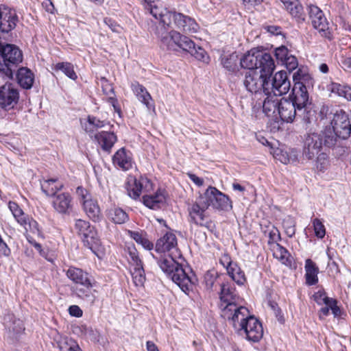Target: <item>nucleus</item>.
Segmentation results:
<instances>
[{
	"label": "nucleus",
	"mask_w": 351,
	"mask_h": 351,
	"mask_svg": "<svg viewBox=\"0 0 351 351\" xmlns=\"http://www.w3.org/2000/svg\"><path fill=\"white\" fill-rule=\"evenodd\" d=\"M221 317L249 341L258 342L263 336L262 324L247 308L236 303L234 289L226 285H221Z\"/></svg>",
	"instance_id": "obj_1"
},
{
	"label": "nucleus",
	"mask_w": 351,
	"mask_h": 351,
	"mask_svg": "<svg viewBox=\"0 0 351 351\" xmlns=\"http://www.w3.org/2000/svg\"><path fill=\"white\" fill-rule=\"evenodd\" d=\"M177 244V239L173 233L165 234L157 241L155 247L156 252L162 253L163 255L160 257L154 256V258L157 260L158 265L167 276L183 292L188 293L193 289L197 280L195 276H189L182 265L173 257L174 251L178 252Z\"/></svg>",
	"instance_id": "obj_2"
},
{
	"label": "nucleus",
	"mask_w": 351,
	"mask_h": 351,
	"mask_svg": "<svg viewBox=\"0 0 351 351\" xmlns=\"http://www.w3.org/2000/svg\"><path fill=\"white\" fill-rule=\"evenodd\" d=\"M155 34L160 38L161 47L168 51L187 52L194 46L190 38L175 30L167 32V29L156 27Z\"/></svg>",
	"instance_id": "obj_3"
},
{
	"label": "nucleus",
	"mask_w": 351,
	"mask_h": 351,
	"mask_svg": "<svg viewBox=\"0 0 351 351\" xmlns=\"http://www.w3.org/2000/svg\"><path fill=\"white\" fill-rule=\"evenodd\" d=\"M23 61L21 49L12 44L0 45V73L8 79H13L14 73Z\"/></svg>",
	"instance_id": "obj_4"
},
{
	"label": "nucleus",
	"mask_w": 351,
	"mask_h": 351,
	"mask_svg": "<svg viewBox=\"0 0 351 351\" xmlns=\"http://www.w3.org/2000/svg\"><path fill=\"white\" fill-rule=\"evenodd\" d=\"M337 134L306 133L304 136L303 156L308 160H311L319 153L323 145L327 147L334 146L338 138Z\"/></svg>",
	"instance_id": "obj_5"
},
{
	"label": "nucleus",
	"mask_w": 351,
	"mask_h": 351,
	"mask_svg": "<svg viewBox=\"0 0 351 351\" xmlns=\"http://www.w3.org/2000/svg\"><path fill=\"white\" fill-rule=\"evenodd\" d=\"M241 66L248 71L260 69L267 74H272L275 69L273 58L269 53L252 49L240 60Z\"/></svg>",
	"instance_id": "obj_6"
},
{
	"label": "nucleus",
	"mask_w": 351,
	"mask_h": 351,
	"mask_svg": "<svg viewBox=\"0 0 351 351\" xmlns=\"http://www.w3.org/2000/svg\"><path fill=\"white\" fill-rule=\"evenodd\" d=\"M75 229L82 236L85 246L88 247L98 258H101L105 249L101 245L97 232L94 226L86 220L78 219L75 221Z\"/></svg>",
	"instance_id": "obj_7"
},
{
	"label": "nucleus",
	"mask_w": 351,
	"mask_h": 351,
	"mask_svg": "<svg viewBox=\"0 0 351 351\" xmlns=\"http://www.w3.org/2000/svg\"><path fill=\"white\" fill-rule=\"evenodd\" d=\"M258 73L256 70L246 71L243 84L246 89L254 94H268L269 77L272 74L260 71Z\"/></svg>",
	"instance_id": "obj_8"
},
{
	"label": "nucleus",
	"mask_w": 351,
	"mask_h": 351,
	"mask_svg": "<svg viewBox=\"0 0 351 351\" xmlns=\"http://www.w3.org/2000/svg\"><path fill=\"white\" fill-rule=\"evenodd\" d=\"M307 10L313 28L318 32L320 36L332 40V32L323 11L317 5L311 3L307 5Z\"/></svg>",
	"instance_id": "obj_9"
},
{
	"label": "nucleus",
	"mask_w": 351,
	"mask_h": 351,
	"mask_svg": "<svg viewBox=\"0 0 351 351\" xmlns=\"http://www.w3.org/2000/svg\"><path fill=\"white\" fill-rule=\"evenodd\" d=\"M307 76L300 74V70L294 73L293 78L294 85L292 88L291 94L289 95V99L292 101L297 106L298 110H302L304 108L308 101V93L306 86L302 80H305Z\"/></svg>",
	"instance_id": "obj_10"
},
{
	"label": "nucleus",
	"mask_w": 351,
	"mask_h": 351,
	"mask_svg": "<svg viewBox=\"0 0 351 351\" xmlns=\"http://www.w3.org/2000/svg\"><path fill=\"white\" fill-rule=\"evenodd\" d=\"M128 262L130 265V273L133 282L136 287H142L145 281V274L143 262L139 258L138 253L134 246L127 247Z\"/></svg>",
	"instance_id": "obj_11"
},
{
	"label": "nucleus",
	"mask_w": 351,
	"mask_h": 351,
	"mask_svg": "<svg viewBox=\"0 0 351 351\" xmlns=\"http://www.w3.org/2000/svg\"><path fill=\"white\" fill-rule=\"evenodd\" d=\"M152 15L159 21L157 27L167 29L172 22L174 21L178 28L182 29L186 21L188 16L181 13L167 10V9L160 10V8L152 9Z\"/></svg>",
	"instance_id": "obj_12"
},
{
	"label": "nucleus",
	"mask_w": 351,
	"mask_h": 351,
	"mask_svg": "<svg viewBox=\"0 0 351 351\" xmlns=\"http://www.w3.org/2000/svg\"><path fill=\"white\" fill-rule=\"evenodd\" d=\"M76 193L87 216L93 221L99 220L101 210L97 200L93 199L91 194L82 186L77 188Z\"/></svg>",
	"instance_id": "obj_13"
},
{
	"label": "nucleus",
	"mask_w": 351,
	"mask_h": 351,
	"mask_svg": "<svg viewBox=\"0 0 351 351\" xmlns=\"http://www.w3.org/2000/svg\"><path fill=\"white\" fill-rule=\"evenodd\" d=\"M268 94L281 96L289 92L291 82L286 71H280L275 73L272 80L269 78Z\"/></svg>",
	"instance_id": "obj_14"
},
{
	"label": "nucleus",
	"mask_w": 351,
	"mask_h": 351,
	"mask_svg": "<svg viewBox=\"0 0 351 351\" xmlns=\"http://www.w3.org/2000/svg\"><path fill=\"white\" fill-rule=\"evenodd\" d=\"M282 8L298 25H302L306 21L304 7L300 0H280Z\"/></svg>",
	"instance_id": "obj_15"
},
{
	"label": "nucleus",
	"mask_w": 351,
	"mask_h": 351,
	"mask_svg": "<svg viewBox=\"0 0 351 351\" xmlns=\"http://www.w3.org/2000/svg\"><path fill=\"white\" fill-rule=\"evenodd\" d=\"M208 209L207 204L202 199H197L195 202L188 208L190 221L197 226H206L209 221V217L207 213Z\"/></svg>",
	"instance_id": "obj_16"
},
{
	"label": "nucleus",
	"mask_w": 351,
	"mask_h": 351,
	"mask_svg": "<svg viewBox=\"0 0 351 351\" xmlns=\"http://www.w3.org/2000/svg\"><path fill=\"white\" fill-rule=\"evenodd\" d=\"M51 205L58 213L69 215L73 207L72 196L68 192L57 193L52 197Z\"/></svg>",
	"instance_id": "obj_17"
},
{
	"label": "nucleus",
	"mask_w": 351,
	"mask_h": 351,
	"mask_svg": "<svg viewBox=\"0 0 351 351\" xmlns=\"http://www.w3.org/2000/svg\"><path fill=\"white\" fill-rule=\"evenodd\" d=\"M221 264L226 268L228 275L238 285H243L245 282L244 272L237 262L232 261L230 256L224 254L221 258Z\"/></svg>",
	"instance_id": "obj_18"
},
{
	"label": "nucleus",
	"mask_w": 351,
	"mask_h": 351,
	"mask_svg": "<svg viewBox=\"0 0 351 351\" xmlns=\"http://www.w3.org/2000/svg\"><path fill=\"white\" fill-rule=\"evenodd\" d=\"M19 94L12 84H5L0 88V108L10 110L17 104Z\"/></svg>",
	"instance_id": "obj_19"
},
{
	"label": "nucleus",
	"mask_w": 351,
	"mask_h": 351,
	"mask_svg": "<svg viewBox=\"0 0 351 351\" xmlns=\"http://www.w3.org/2000/svg\"><path fill=\"white\" fill-rule=\"evenodd\" d=\"M330 125L332 132H351V119L343 110H337L331 120Z\"/></svg>",
	"instance_id": "obj_20"
},
{
	"label": "nucleus",
	"mask_w": 351,
	"mask_h": 351,
	"mask_svg": "<svg viewBox=\"0 0 351 351\" xmlns=\"http://www.w3.org/2000/svg\"><path fill=\"white\" fill-rule=\"evenodd\" d=\"M296 105L290 99L282 98L280 99L278 114L282 121L291 122L296 115Z\"/></svg>",
	"instance_id": "obj_21"
},
{
	"label": "nucleus",
	"mask_w": 351,
	"mask_h": 351,
	"mask_svg": "<svg viewBox=\"0 0 351 351\" xmlns=\"http://www.w3.org/2000/svg\"><path fill=\"white\" fill-rule=\"evenodd\" d=\"M143 204L152 209H158L165 204L166 193L165 190L158 189L154 193L152 192L143 196Z\"/></svg>",
	"instance_id": "obj_22"
},
{
	"label": "nucleus",
	"mask_w": 351,
	"mask_h": 351,
	"mask_svg": "<svg viewBox=\"0 0 351 351\" xmlns=\"http://www.w3.org/2000/svg\"><path fill=\"white\" fill-rule=\"evenodd\" d=\"M274 158L282 164L295 162L298 161L299 151L295 148L283 149L282 148L272 149Z\"/></svg>",
	"instance_id": "obj_23"
},
{
	"label": "nucleus",
	"mask_w": 351,
	"mask_h": 351,
	"mask_svg": "<svg viewBox=\"0 0 351 351\" xmlns=\"http://www.w3.org/2000/svg\"><path fill=\"white\" fill-rule=\"evenodd\" d=\"M113 165L123 171H128L132 167V159L125 148H121L116 152L112 157Z\"/></svg>",
	"instance_id": "obj_24"
},
{
	"label": "nucleus",
	"mask_w": 351,
	"mask_h": 351,
	"mask_svg": "<svg viewBox=\"0 0 351 351\" xmlns=\"http://www.w3.org/2000/svg\"><path fill=\"white\" fill-rule=\"evenodd\" d=\"M266 97L263 104V111L268 117H276L278 112L280 100L279 96H275L273 94L265 95Z\"/></svg>",
	"instance_id": "obj_25"
},
{
	"label": "nucleus",
	"mask_w": 351,
	"mask_h": 351,
	"mask_svg": "<svg viewBox=\"0 0 351 351\" xmlns=\"http://www.w3.org/2000/svg\"><path fill=\"white\" fill-rule=\"evenodd\" d=\"M94 138L101 148L108 152H110L112 147L117 141L114 133H95Z\"/></svg>",
	"instance_id": "obj_26"
},
{
	"label": "nucleus",
	"mask_w": 351,
	"mask_h": 351,
	"mask_svg": "<svg viewBox=\"0 0 351 351\" xmlns=\"http://www.w3.org/2000/svg\"><path fill=\"white\" fill-rule=\"evenodd\" d=\"M16 80L19 84L25 89H29L33 85L34 76L30 69L21 67L16 70Z\"/></svg>",
	"instance_id": "obj_27"
},
{
	"label": "nucleus",
	"mask_w": 351,
	"mask_h": 351,
	"mask_svg": "<svg viewBox=\"0 0 351 351\" xmlns=\"http://www.w3.org/2000/svg\"><path fill=\"white\" fill-rule=\"evenodd\" d=\"M67 277L74 283L81 285L83 284H88V282L92 280L89 274L84 271L82 269L74 267H71L66 271Z\"/></svg>",
	"instance_id": "obj_28"
},
{
	"label": "nucleus",
	"mask_w": 351,
	"mask_h": 351,
	"mask_svg": "<svg viewBox=\"0 0 351 351\" xmlns=\"http://www.w3.org/2000/svg\"><path fill=\"white\" fill-rule=\"evenodd\" d=\"M305 279L306 284L308 286L315 285L318 282L319 268L310 258L305 261Z\"/></svg>",
	"instance_id": "obj_29"
},
{
	"label": "nucleus",
	"mask_w": 351,
	"mask_h": 351,
	"mask_svg": "<svg viewBox=\"0 0 351 351\" xmlns=\"http://www.w3.org/2000/svg\"><path fill=\"white\" fill-rule=\"evenodd\" d=\"M131 88L138 99L145 104L148 108H150L152 106L150 104L152 97L147 89L138 82H132L131 84Z\"/></svg>",
	"instance_id": "obj_30"
},
{
	"label": "nucleus",
	"mask_w": 351,
	"mask_h": 351,
	"mask_svg": "<svg viewBox=\"0 0 351 351\" xmlns=\"http://www.w3.org/2000/svg\"><path fill=\"white\" fill-rule=\"evenodd\" d=\"M88 284H83L75 288L76 295L81 299L89 303H93L95 300V295L93 293V280L88 282Z\"/></svg>",
	"instance_id": "obj_31"
},
{
	"label": "nucleus",
	"mask_w": 351,
	"mask_h": 351,
	"mask_svg": "<svg viewBox=\"0 0 351 351\" xmlns=\"http://www.w3.org/2000/svg\"><path fill=\"white\" fill-rule=\"evenodd\" d=\"M43 192L47 196H54L60 191L63 184L58 182L57 179L45 180L40 183Z\"/></svg>",
	"instance_id": "obj_32"
},
{
	"label": "nucleus",
	"mask_w": 351,
	"mask_h": 351,
	"mask_svg": "<svg viewBox=\"0 0 351 351\" xmlns=\"http://www.w3.org/2000/svg\"><path fill=\"white\" fill-rule=\"evenodd\" d=\"M219 196V191L215 187H209L204 195H201L197 199L202 200L207 204L208 208L210 206L218 208V199Z\"/></svg>",
	"instance_id": "obj_33"
},
{
	"label": "nucleus",
	"mask_w": 351,
	"mask_h": 351,
	"mask_svg": "<svg viewBox=\"0 0 351 351\" xmlns=\"http://www.w3.org/2000/svg\"><path fill=\"white\" fill-rule=\"evenodd\" d=\"M107 215L110 221L117 224H123L129 219L128 214L120 208L114 207L109 209Z\"/></svg>",
	"instance_id": "obj_34"
},
{
	"label": "nucleus",
	"mask_w": 351,
	"mask_h": 351,
	"mask_svg": "<svg viewBox=\"0 0 351 351\" xmlns=\"http://www.w3.org/2000/svg\"><path fill=\"white\" fill-rule=\"evenodd\" d=\"M138 184V177L130 176L127 178L125 189L129 197L133 199H137L140 197Z\"/></svg>",
	"instance_id": "obj_35"
},
{
	"label": "nucleus",
	"mask_w": 351,
	"mask_h": 351,
	"mask_svg": "<svg viewBox=\"0 0 351 351\" xmlns=\"http://www.w3.org/2000/svg\"><path fill=\"white\" fill-rule=\"evenodd\" d=\"M128 234L145 249L150 250L153 248V243L146 237L145 234L142 232L128 230Z\"/></svg>",
	"instance_id": "obj_36"
},
{
	"label": "nucleus",
	"mask_w": 351,
	"mask_h": 351,
	"mask_svg": "<svg viewBox=\"0 0 351 351\" xmlns=\"http://www.w3.org/2000/svg\"><path fill=\"white\" fill-rule=\"evenodd\" d=\"M8 206L17 223L19 225L25 224V219L28 215L23 212L21 207L16 202L12 201L8 202Z\"/></svg>",
	"instance_id": "obj_37"
},
{
	"label": "nucleus",
	"mask_w": 351,
	"mask_h": 351,
	"mask_svg": "<svg viewBox=\"0 0 351 351\" xmlns=\"http://www.w3.org/2000/svg\"><path fill=\"white\" fill-rule=\"evenodd\" d=\"M274 256L276 258L280 260L283 264L287 266L291 265L292 258L291 257L289 252L285 247H282L280 244H276Z\"/></svg>",
	"instance_id": "obj_38"
},
{
	"label": "nucleus",
	"mask_w": 351,
	"mask_h": 351,
	"mask_svg": "<svg viewBox=\"0 0 351 351\" xmlns=\"http://www.w3.org/2000/svg\"><path fill=\"white\" fill-rule=\"evenodd\" d=\"M60 351H82L77 343L73 339L64 337L58 342Z\"/></svg>",
	"instance_id": "obj_39"
},
{
	"label": "nucleus",
	"mask_w": 351,
	"mask_h": 351,
	"mask_svg": "<svg viewBox=\"0 0 351 351\" xmlns=\"http://www.w3.org/2000/svg\"><path fill=\"white\" fill-rule=\"evenodd\" d=\"M138 186L140 191V196L149 193L153 191V183L145 176H139L138 177Z\"/></svg>",
	"instance_id": "obj_40"
},
{
	"label": "nucleus",
	"mask_w": 351,
	"mask_h": 351,
	"mask_svg": "<svg viewBox=\"0 0 351 351\" xmlns=\"http://www.w3.org/2000/svg\"><path fill=\"white\" fill-rule=\"evenodd\" d=\"M56 71H61L70 79L75 80L77 75L73 69V66L69 62H59L55 65Z\"/></svg>",
	"instance_id": "obj_41"
},
{
	"label": "nucleus",
	"mask_w": 351,
	"mask_h": 351,
	"mask_svg": "<svg viewBox=\"0 0 351 351\" xmlns=\"http://www.w3.org/2000/svg\"><path fill=\"white\" fill-rule=\"evenodd\" d=\"M221 62L225 69L234 72L237 69L238 56L235 53H232L227 58H223Z\"/></svg>",
	"instance_id": "obj_42"
},
{
	"label": "nucleus",
	"mask_w": 351,
	"mask_h": 351,
	"mask_svg": "<svg viewBox=\"0 0 351 351\" xmlns=\"http://www.w3.org/2000/svg\"><path fill=\"white\" fill-rule=\"evenodd\" d=\"M20 226L23 227L26 232L41 236V231L38 222L29 216L25 219V224L21 223Z\"/></svg>",
	"instance_id": "obj_43"
},
{
	"label": "nucleus",
	"mask_w": 351,
	"mask_h": 351,
	"mask_svg": "<svg viewBox=\"0 0 351 351\" xmlns=\"http://www.w3.org/2000/svg\"><path fill=\"white\" fill-rule=\"evenodd\" d=\"M187 52L195 57L197 60L204 62H207L209 59L206 51L201 47H196L195 43L194 46L188 50Z\"/></svg>",
	"instance_id": "obj_44"
},
{
	"label": "nucleus",
	"mask_w": 351,
	"mask_h": 351,
	"mask_svg": "<svg viewBox=\"0 0 351 351\" xmlns=\"http://www.w3.org/2000/svg\"><path fill=\"white\" fill-rule=\"evenodd\" d=\"M282 226L285 229L286 234L291 238L295 233V221L294 219L290 216L287 217L283 219Z\"/></svg>",
	"instance_id": "obj_45"
},
{
	"label": "nucleus",
	"mask_w": 351,
	"mask_h": 351,
	"mask_svg": "<svg viewBox=\"0 0 351 351\" xmlns=\"http://www.w3.org/2000/svg\"><path fill=\"white\" fill-rule=\"evenodd\" d=\"M316 168L321 172H324L330 167V160L327 154L321 153L317 158Z\"/></svg>",
	"instance_id": "obj_46"
},
{
	"label": "nucleus",
	"mask_w": 351,
	"mask_h": 351,
	"mask_svg": "<svg viewBox=\"0 0 351 351\" xmlns=\"http://www.w3.org/2000/svg\"><path fill=\"white\" fill-rule=\"evenodd\" d=\"M219 276L218 271L216 269L213 268L206 271L204 275V282L207 289H212L215 281Z\"/></svg>",
	"instance_id": "obj_47"
},
{
	"label": "nucleus",
	"mask_w": 351,
	"mask_h": 351,
	"mask_svg": "<svg viewBox=\"0 0 351 351\" xmlns=\"http://www.w3.org/2000/svg\"><path fill=\"white\" fill-rule=\"evenodd\" d=\"M108 86V88H105L103 86V90L104 93L110 97L108 99V102L113 107L115 112H117L119 114L121 113V109L119 106L117 99L114 97L110 96V95H114V89L110 85H106Z\"/></svg>",
	"instance_id": "obj_48"
},
{
	"label": "nucleus",
	"mask_w": 351,
	"mask_h": 351,
	"mask_svg": "<svg viewBox=\"0 0 351 351\" xmlns=\"http://www.w3.org/2000/svg\"><path fill=\"white\" fill-rule=\"evenodd\" d=\"M313 226L315 235L319 239H323L326 234V229L321 220L315 218L313 221Z\"/></svg>",
	"instance_id": "obj_49"
},
{
	"label": "nucleus",
	"mask_w": 351,
	"mask_h": 351,
	"mask_svg": "<svg viewBox=\"0 0 351 351\" xmlns=\"http://www.w3.org/2000/svg\"><path fill=\"white\" fill-rule=\"evenodd\" d=\"M182 29L188 33H196L199 29V25L194 19L188 16L186 21H184Z\"/></svg>",
	"instance_id": "obj_50"
},
{
	"label": "nucleus",
	"mask_w": 351,
	"mask_h": 351,
	"mask_svg": "<svg viewBox=\"0 0 351 351\" xmlns=\"http://www.w3.org/2000/svg\"><path fill=\"white\" fill-rule=\"evenodd\" d=\"M87 122L88 124V128H87L86 130L88 129L89 130H94L101 128L104 127L106 124L104 121H101L93 116H88Z\"/></svg>",
	"instance_id": "obj_51"
},
{
	"label": "nucleus",
	"mask_w": 351,
	"mask_h": 351,
	"mask_svg": "<svg viewBox=\"0 0 351 351\" xmlns=\"http://www.w3.org/2000/svg\"><path fill=\"white\" fill-rule=\"evenodd\" d=\"M291 72L298 66V62L295 56L289 54L282 63Z\"/></svg>",
	"instance_id": "obj_52"
},
{
	"label": "nucleus",
	"mask_w": 351,
	"mask_h": 351,
	"mask_svg": "<svg viewBox=\"0 0 351 351\" xmlns=\"http://www.w3.org/2000/svg\"><path fill=\"white\" fill-rule=\"evenodd\" d=\"M289 55L288 49L285 46H281L276 48L275 50V56L278 62L282 63L285 60L286 58Z\"/></svg>",
	"instance_id": "obj_53"
},
{
	"label": "nucleus",
	"mask_w": 351,
	"mask_h": 351,
	"mask_svg": "<svg viewBox=\"0 0 351 351\" xmlns=\"http://www.w3.org/2000/svg\"><path fill=\"white\" fill-rule=\"evenodd\" d=\"M343 86H344V84L332 82L328 86V90L329 91H330L331 93L337 95L339 97H343Z\"/></svg>",
	"instance_id": "obj_54"
},
{
	"label": "nucleus",
	"mask_w": 351,
	"mask_h": 351,
	"mask_svg": "<svg viewBox=\"0 0 351 351\" xmlns=\"http://www.w3.org/2000/svg\"><path fill=\"white\" fill-rule=\"evenodd\" d=\"M232 203L228 195L221 192V210L230 211Z\"/></svg>",
	"instance_id": "obj_55"
},
{
	"label": "nucleus",
	"mask_w": 351,
	"mask_h": 351,
	"mask_svg": "<svg viewBox=\"0 0 351 351\" xmlns=\"http://www.w3.org/2000/svg\"><path fill=\"white\" fill-rule=\"evenodd\" d=\"M256 139L263 145H267L271 149H274V144L270 142L266 137L261 135V133H254Z\"/></svg>",
	"instance_id": "obj_56"
},
{
	"label": "nucleus",
	"mask_w": 351,
	"mask_h": 351,
	"mask_svg": "<svg viewBox=\"0 0 351 351\" xmlns=\"http://www.w3.org/2000/svg\"><path fill=\"white\" fill-rule=\"evenodd\" d=\"M69 314L71 316L80 317L82 316V310L77 305H72L69 308Z\"/></svg>",
	"instance_id": "obj_57"
},
{
	"label": "nucleus",
	"mask_w": 351,
	"mask_h": 351,
	"mask_svg": "<svg viewBox=\"0 0 351 351\" xmlns=\"http://www.w3.org/2000/svg\"><path fill=\"white\" fill-rule=\"evenodd\" d=\"M315 301L319 305L324 304L328 297L326 293L322 291H318L313 295Z\"/></svg>",
	"instance_id": "obj_58"
},
{
	"label": "nucleus",
	"mask_w": 351,
	"mask_h": 351,
	"mask_svg": "<svg viewBox=\"0 0 351 351\" xmlns=\"http://www.w3.org/2000/svg\"><path fill=\"white\" fill-rule=\"evenodd\" d=\"M261 3V0H243L245 8L249 10H252L256 5Z\"/></svg>",
	"instance_id": "obj_59"
},
{
	"label": "nucleus",
	"mask_w": 351,
	"mask_h": 351,
	"mask_svg": "<svg viewBox=\"0 0 351 351\" xmlns=\"http://www.w3.org/2000/svg\"><path fill=\"white\" fill-rule=\"evenodd\" d=\"M188 177L190 178V180L197 186H201L204 184V180L198 176H197L195 174L192 173L191 172L187 173Z\"/></svg>",
	"instance_id": "obj_60"
},
{
	"label": "nucleus",
	"mask_w": 351,
	"mask_h": 351,
	"mask_svg": "<svg viewBox=\"0 0 351 351\" xmlns=\"http://www.w3.org/2000/svg\"><path fill=\"white\" fill-rule=\"evenodd\" d=\"M343 97L348 101H351V85L344 84Z\"/></svg>",
	"instance_id": "obj_61"
},
{
	"label": "nucleus",
	"mask_w": 351,
	"mask_h": 351,
	"mask_svg": "<svg viewBox=\"0 0 351 351\" xmlns=\"http://www.w3.org/2000/svg\"><path fill=\"white\" fill-rule=\"evenodd\" d=\"M267 31L273 34L278 35L281 32V27L276 25H269L267 27Z\"/></svg>",
	"instance_id": "obj_62"
},
{
	"label": "nucleus",
	"mask_w": 351,
	"mask_h": 351,
	"mask_svg": "<svg viewBox=\"0 0 351 351\" xmlns=\"http://www.w3.org/2000/svg\"><path fill=\"white\" fill-rule=\"evenodd\" d=\"M146 348H147V351H159L156 345L151 341H147Z\"/></svg>",
	"instance_id": "obj_63"
},
{
	"label": "nucleus",
	"mask_w": 351,
	"mask_h": 351,
	"mask_svg": "<svg viewBox=\"0 0 351 351\" xmlns=\"http://www.w3.org/2000/svg\"><path fill=\"white\" fill-rule=\"evenodd\" d=\"M28 241L32 244V246L34 247V248L40 254H42L43 249L42 246L40 243H37L36 241L34 240H31L29 238H27Z\"/></svg>",
	"instance_id": "obj_64"
}]
</instances>
